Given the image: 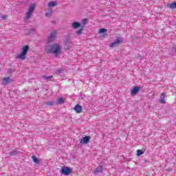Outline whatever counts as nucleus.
<instances>
[{"mask_svg": "<svg viewBox=\"0 0 176 176\" xmlns=\"http://www.w3.org/2000/svg\"><path fill=\"white\" fill-rule=\"evenodd\" d=\"M45 50L47 54H54L55 57H58L61 54V45L56 43L46 45Z\"/></svg>", "mask_w": 176, "mask_h": 176, "instance_id": "obj_1", "label": "nucleus"}, {"mask_svg": "<svg viewBox=\"0 0 176 176\" xmlns=\"http://www.w3.org/2000/svg\"><path fill=\"white\" fill-rule=\"evenodd\" d=\"M28 50H30V45L23 46L22 48V51L16 56V58H19L20 60H25V57L27 56V54L28 53Z\"/></svg>", "mask_w": 176, "mask_h": 176, "instance_id": "obj_2", "label": "nucleus"}, {"mask_svg": "<svg viewBox=\"0 0 176 176\" xmlns=\"http://www.w3.org/2000/svg\"><path fill=\"white\" fill-rule=\"evenodd\" d=\"M35 8H36V4L35 3H32L30 6L28 11L26 13V20H29V19H31V15L32 14V13H34Z\"/></svg>", "mask_w": 176, "mask_h": 176, "instance_id": "obj_3", "label": "nucleus"}, {"mask_svg": "<svg viewBox=\"0 0 176 176\" xmlns=\"http://www.w3.org/2000/svg\"><path fill=\"white\" fill-rule=\"evenodd\" d=\"M60 173L63 175H69L72 173V168L69 166H63L60 170Z\"/></svg>", "mask_w": 176, "mask_h": 176, "instance_id": "obj_4", "label": "nucleus"}, {"mask_svg": "<svg viewBox=\"0 0 176 176\" xmlns=\"http://www.w3.org/2000/svg\"><path fill=\"white\" fill-rule=\"evenodd\" d=\"M140 90H141V87L133 86L131 89V96H137V94L140 93Z\"/></svg>", "mask_w": 176, "mask_h": 176, "instance_id": "obj_5", "label": "nucleus"}, {"mask_svg": "<svg viewBox=\"0 0 176 176\" xmlns=\"http://www.w3.org/2000/svg\"><path fill=\"white\" fill-rule=\"evenodd\" d=\"M91 138L90 136L85 135L80 140V144H81V145H86V144H89V142H90Z\"/></svg>", "mask_w": 176, "mask_h": 176, "instance_id": "obj_6", "label": "nucleus"}, {"mask_svg": "<svg viewBox=\"0 0 176 176\" xmlns=\"http://www.w3.org/2000/svg\"><path fill=\"white\" fill-rule=\"evenodd\" d=\"M74 111H75L76 113H82V111H83V107H82L80 104H77L74 107Z\"/></svg>", "mask_w": 176, "mask_h": 176, "instance_id": "obj_7", "label": "nucleus"}, {"mask_svg": "<svg viewBox=\"0 0 176 176\" xmlns=\"http://www.w3.org/2000/svg\"><path fill=\"white\" fill-rule=\"evenodd\" d=\"M12 82H13V79L10 78V77H4L3 78V85L6 86H8V85L12 83Z\"/></svg>", "mask_w": 176, "mask_h": 176, "instance_id": "obj_8", "label": "nucleus"}, {"mask_svg": "<svg viewBox=\"0 0 176 176\" xmlns=\"http://www.w3.org/2000/svg\"><path fill=\"white\" fill-rule=\"evenodd\" d=\"M82 23L80 22L74 21L72 23V27L74 30H78V28H80Z\"/></svg>", "mask_w": 176, "mask_h": 176, "instance_id": "obj_9", "label": "nucleus"}, {"mask_svg": "<svg viewBox=\"0 0 176 176\" xmlns=\"http://www.w3.org/2000/svg\"><path fill=\"white\" fill-rule=\"evenodd\" d=\"M56 38V32H51L50 36H48L47 41L50 43H52L53 41H54V38Z\"/></svg>", "mask_w": 176, "mask_h": 176, "instance_id": "obj_10", "label": "nucleus"}, {"mask_svg": "<svg viewBox=\"0 0 176 176\" xmlns=\"http://www.w3.org/2000/svg\"><path fill=\"white\" fill-rule=\"evenodd\" d=\"M103 171H104V166L100 165L96 169L94 170V174L97 175V174H99V173H102Z\"/></svg>", "mask_w": 176, "mask_h": 176, "instance_id": "obj_11", "label": "nucleus"}, {"mask_svg": "<svg viewBox=\"0 0 176 176\" xmlns=\"http://www.w3.org/2000/svg\"><path fill=\"white\" fill-rule=\"evenodd\" d=\"M165 97H166V92L162 93L160 98V102L161 104H166V100H164Z\"/></svg>", "mask_w": 176, "mask_h": 176, "instance_id": "obj_12", "label": "nucleus"}, {"mask_svg": "<svg viewBox=\"0 0 176 176\" xmlns=\"http://www.w3.org/2000/svg\"><path fill=\"white\" fill-rule=\"evenodd\" d=\"M114 42L116 43H117V45H120V43H123V38L121 36H116V40L114 41Z\"/></svg>", "mask_w": 176, "mask_h": 176, "instance_id": "obj_13", "label": "nucleus"}, {"mask_svg": "<svg viewBox=\"0 0 176 176\" xmlns=\"http://www.w3.org/2000/svg\"><path fill=\"white\" fill-rule=\"evenodd\" d=\"M54 104H56V102L54 101H48L46 102L45 103H43V107H53V105H54Z\"/></svg>", "mask_w": 176, "mask_h": 176, "instance_id": "obj_14", "label": "nucleus"}, {"mask_svg": "<svg viewBox=\"0 0 176 176\" xmlns=\"http://www.w3.org/2000/svg\"><path fill=\"white\" fill-rule=\"evenodd\" d=\"M145 151H146L145 148L137 150V156L140 157L141 156V155H144V153H145Z\"/></svg>", "mask_w": 176, "mask_h": 176, "instance_id": "obj_15", "label": "nucleus"}, {"mask_svg": "<svg viewBox=\"0 0 176 176\" xmlns=\"http://www.w3.org/2000/svg\"><path fill=\"white\" fill-rule=\"evenodd\" d=\"M64 102H65V98H59L57 100H56V104H58L59 105H63V104H64Z\"/></svg>", "mask_w": 176, "mask_h": 176, "instance_id": "obj_16", "label": "nucleus"}, {"mask_svg": "<svg viewBox=\"0 0 176 176\" xmlns=\"http://www.w3.org/2000/svg\"><path fill=\"white\" fill-rule=\"evenodd\" d=\"M166 6L167 8H169V9H176V1L168 3Z\"/></svg>", "mask_w": 176, "mask_h": 176, "instance_id": "obj_17", "label": "nucleus"}, {"mask_svg": "<svg viewBox=\"0 0 176 176\" xmlns=\"http://www.w3.org/2000/svg\"><path fill=\"white\" fill-rule=\"evenodd\" d=\"M8 155H10V156H17V155H19V151H17V149H15L12 151L9 152Z\"/></svg>", "mask_w": 176, "mask_h": 176, "instance_id": "obj_18", "label": "nucleus"}, {"mask_svg": "<svg viewBox=\"0 0 176 176\" xmlns=\"http://www.w3.org/2000/svg\"><path fill=\"white\" fill-rule=\"evenodd\" d=\"M32 160L34 162V163H35L36 164H39V163H41V161L39 160V159H38V157H36V156L35 155L32 156Z\"/></svg>", "mask_w": 176, "mask_h": 176, "instance_id": "obj_19", "label": "nucleus"}, {"mask_svg": "<svg viewBox=\"0 0 176 176\" xmlns=\"http://www.w3.org/2000/svg\"><path fill=\"white\" fill-rule=\"evenodd\" d=\"M48 8H54V6H57V1H50L47 5Z\"/></svg>", "mask_w": 176, "mask_h": 176, "instance_id": "obj_20", "label": "nucleus"}, {"mask_svg": "<svg viewBox=\"0 0 176 176\" xmlns=\"http://www.w3.org/2000/svg\"><path fill=\"white\" fill-rule=\"evenodd\" d=\"M98 32L99 34H103V35H107V32H108V30L105 28H100Z\"/></svg>", "mask_w": 176, "mask_h": 176, "instance_id": "obj_21", "label": "nucleus"}, {"mask_svg": "<svg viewBox=\"0 0 176 176\" xmlns=\"http://www.w3.org/2000/svg\"><path fill=\"white\" fill-rule=\"evenodd\" d=\"M28 32L29 35H34V34L35 33V28L28 29Z\"/></svg>", "mask_w": 176, "mask_h": 176, "instance_id": "obj_22", "label": "nucleus"}, {"mask_svg": "<svg viewBox=\"0 0 176 176\" xmlns=\"http://www.w3.org/2000/svg\"><path fill=\"white\" fill-rule=\"evenodd\" d=\"M82 31H85V28L83 27H81L77 32H76V35H82Z\"/></svg>", "mask_w": 176, "mask_h": 176, "instance_id": "obj_23", "label": "nucleus"}, {"mask_svg": "<svg viewBox=\"0 0 176 176\" xmlns=\"http://www.w3.org/2000/svg\"><path fill=\"white\" fill-rule=\"evenodd\" d=\"M72 44H69V43H65V50H71V46H72Z\"/></svg>", "mask_w": 176, "mask_h": 176, "instance_id": "obj_24", "label": "nucleus"}, {"mask_svg": "<svg viewBox=\"0 0 176 176\" xmlns=\"http://www.w3.org/2000/svg\"><path fill=\"white\" fill-rule=\"evenodd\" d=\"M116 46L119 45L115 41L109 44V47H116Z\"/></svg>", "mask_w": 176, "mask_h": 176, "instance_id": "obj_25", "label": "nucleus"}, {"mask_svg": "<svg viewBox=\"0 0 176 176\" xmlns=\"http://www.w3.org/2000/svg\"><path fill=\"white\" fill-rule=\"evenodd\" d=\"M82 23L83 25H87V23H89V20L87 19H82Z\"/></svg>", "mask_w": 176, "mask_h": 176, "instance_id": "obj_26", "label": "nucleus"}, {"mask_svg": "<svg viewBox=\"0 0 176 176\" xmlns=\"http://www.w3.org/2000/svg\"><path fill=\"white\" fill-rule=\"evenodd\" d=\"M65 43L72 45V41L70 38H67Z\"/></svg>", "mask_w": 176, "mask_h": 176, "instance_id": "obj_27", "label": "nucleus"}, {"mask_svg": "<svg viewBox=\"0 0 176 176\" xmlns=\"http://www.w3.org/2000/svg\"><path fill=\"white\" fill-rule=\"evenodd\" d=\"M64 72V69H60L56 71V74H63Z\"/></svg>", "mask_w": 176, "mask_h": 176, "instance_id": "obj_28", "label": "nucleus"}, {"mask_svg": "<svg viewBox=\"0 0 176 176\" xmlns=\"http://www.w3.org/2000/svg\"><path fill=\"white\" fill-rule=\"evenodd\" d=\"M43 78L45 79H48V80H50V79H52L53 78V76H43Z\"/></svg>", "mask_w": 176, "mask_h": 176, "instance_id": "obj_29", "label": "nucleus"}, {"mask_svg": "<svg viewBox=\"0 0 176 176\" xmlns=\"http://www.w3.org/2000/svg\"><path fill=\"white\" fill-rule=\"evenodd\" d=\"M13 72H14V69H8V74H13Z\"/></svg>", "mask_w": 176, "mask_h": 176, "instance_id": "obj_30", "label": "nucleus"}, {"mask_svg": "<svg viewBox=\"0 0 176 176\" xmlns=\"http://www.w3.org/2000/svg\"><path fill=\"white\" fill-rule=\"evenodd\" d=\"M1 19H2L3 20H6V19H8V16H6V15H3V16H1Z\"/></svg>", "mask_w": 176, "mask_h": 176, "instance_id": "obj_31", "label": "nucleus"}, {"mask_svg": "<svg viewBox=\"0 0 176 176\" xmlns=\"http://www.w3.org/2000/svg\"><path fill=\"white\" fill-rule=\"evenodd\" d=\"M172 52H174L175 54H176V47H172Z\"/></svg>", "mask_w": 176, "mask_h": 176, "instance_id": "obj_32", "label": "nucleus"}, {"mask_svg": "<svg viewBox=\"0 0 176 176\" xmlns=\"http://www.w3.org/2000/svg\"><path fill=\"white\" fill-rule=\"evenodd\" d=\"M138 58H139V60H142V56L138 55Z\"/></svg>", "mask_w": 176, "mask_h": 176, "instance_id": "obj_33", "label": "nucleus"}, {"mask_svg": "<svg viewBox=\"0 0 176 176\" xmlns=\"http://www.w3.org/2000/svg\"><path fill=\"white\" fill-rule=\"evenodd\" d=\"M85 97H86L85 94L81 95V98H85Z\"/></svg>", "mask_w": 176, "mask_h": 176, "instance_id": "obj_34", "label": "nucleus"}, {"mask_svg": "<svg viewBox=\"0 0 176 176\" xmlns=\"http://www.w3.org/2000/svg\"><path fill=\"white\" fill-rule=\"evenodd\" d=\"M49 14H50L49 12L45 13V16H49Z\"/></svg>", "mask_w": 176, "mask_h": 176, "instance_id": "obj_35", "label": "nucleus"}]
</instances>
